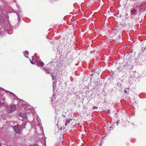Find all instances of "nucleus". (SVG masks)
Returning a JSON list of instances; mask_svg holds the SVG:
<instances>
[{
	"label": "nucleus",
	"instance_id": "nucleus-9",
	"mask_svg": "<svg viewBox=\"0 0 146 146\" xmlns=\"http://www.w3.org/2000/svg\"><path fill=\"white\" fill-rule=\"evenodd\" d=\"M124 92L125 93H126V94H128V93L127 92V90H124Z\"/></svg>",
	"mask_w": 146,
	"mask_h": 146
},
{
	"label": "nucleus",
	"instance_id": "nucleus-7",
	"mask_svg": "<svg viewBox=\"0 0 146 146\" xmlns=\"http://www.w3.org/2000/svg\"><path fill=\"white\" fill-rule=\"evenodd\" d=\"M64 122L65 123V125L66 126L67 125V124L69 123V121H68L66 120L65 121H64Z\"/></svg>",
	"mask_w": 146,
	"mask_h": 146
},
{
	"label": "nucleus",
	"instance_id": "nucleus-2",
	"mask_svg": "<svg viewBox=\"0 0 146 146\" xmlns=\"http://www.w3.org/2000/svg\"><path fill=\"white\" fill-rule=\"evenodd\" d=\"M114 38L115 39H119V32L116 29L115 31H114Z\"/></svg>",
	"mask_w": 146,
	"mask_h": 146
},
{
	"label": "nucleus",
	"instance_id": "nucleus-16",
	"mask_svg": "<svg viewBox=\"0 0 146 146\" xmlns=\"http://www.w3.org/2000/svg\"><path fill=\"white\" fill-rule=\"evenodd\" d=\"M52 77L53 78V76H52Z\"/></svg>",
	"mask_w": 146,
	"mask_h": 146
},
{
	"label": "nucleus",
	"instance_id": "nucleus-15",
	"mask_svg": "<svg viewBox=\"0 0 146 146\" xmlns=\"http://www.w3.org/2000/svg\"><path fill=\"white\" fill-rule=\"evenodd\" d=\"M1 104H2V103H1V101L0 100V106L1 105Z\"/></svg>",
	"mask_w": 146,
	"mask_h": 146
},
{
	"label": "nucleus",
	"instance_id": "nucleus-10",
	"mask_svg": "<svg viewBox=\"0 0 146 146\" xmlns=\"http://www.w3.org/2000/svg\"><path fill=\"white\" fill-rule=\"evenodd\" d=\"M106 111V112L109 113H110V111L108 110H107Z\"/></svg>",
	"mask_w": 146,
	"mask_h": 146
},
{
	"label": "nucleus",
	"instance_id": "nucleus-3",
	"mask_svg": "<svg viewBox=\"0 0 146 146\" xmlns=\"http://www.w3.org/2000/svg\"><path fill=\"white\" fill-rule=\"evenodd\" d=\"M16 107L14 105H12L10 106V112H12L13 111H15L16 109Z\"/></svg>",
	"mask_w": 146,
	"mask_h": 146
},
{
	"label": "nucleus",
	"instance_id": "nucleus-1",
	"mask_svg": "<svg viewBox=\"0 0 146 146\" xmlns=\"http://www.w3.org/2000/svg\"><path fill=\"white\" fill-rule=\"evenodd\" d=\"M14 129L15 131L17 133H19L21 131L20 127L18 125H15L14 127Z\"/></svg>",
	"mask_w": 146,
	"mask_h": 146
},
{
	"label": "nucleus",
	"instance_id": "nucleus-11",
	"mask_svg": "<svg viewBox=\"0 0 146 146\" xmlns=\"http://www.w3.org/2000/svg\"><path fill=\"white\" fill-rule=\"evenodd\" d=\"M139 14H140V12H142L143 11V10L142 9H139Z\"/></svg>",
	"mask_w": 146,
	"mask_h": 146
},
{
	"label": "nucleus",
	"instance_id": "nucleus-6",
	"mask_svg": "<svg viewBox=\"0 0 146 146\" xmlns=\"http://www.w3.org/2000/svg\"><path fill=\"white\" fill-rule=\"evenodd\" d=\"M38 64V65L40 66H42L44 65V63L42 62H39Z\"/></svg>",
	"mask_w": 146,
	"mask_h": 146
},
{
	"label": "nucleus",
	"instance_id": "nucleus-14",
	"mask_svg": "<svg viewBox=\"0 0 146 146\" xmlns=\"http://www.w3.org/2000/svg\"><path fill=\"white\" fill-rule=\"evenodd\" d=\"M129 88H126V90H127V91H129Z\"/></svg>",
	"mask_w": 146,
	"mask_h": 146
},
{
	"label": "nucleus",
	"instance_id": "nucleus-13",
	"mask_svg": "<svg viewBox=\"0 0 146 146\" xmlns=\"http://www.w3.org/2000/svg\"><path fill=\"white\" fill-rule=\"evenodd\" d=\"M30 146H38L36 145H30Z\"/></svg>",
	"mask_w": 146,
	"mask_h": 146
},
{
	"label": "nucleus",
	"instance_id": "nucleus-8",
	"mask_svg": "<svg viewBox=\"0 0 146 146\" xmlns=\"http://www.w3.org/2000/svg\"><path fill=\"white\" fill-rule=\"evenodd\" d=\"M125 16L126 18H128L129 17V16H128V15L127 13H126V14L125 15Z\"/></svg>",
	"mask_w": 146,
	"mask_h": 146
},
{
	"label": "nucleus",
	"instance_id": "nucleus-4",
	"mask_svg": "<svg viewBox=\"0 0 146 146\" xmlns=\"http://www.w3.org/2000/svg\"><path fill=\"white\" fill-rule=\"evenodd\" d=\"M136 10L135 8L131 9L130 10V13L132 15H134L136 12Z\"/></svg>",
	"mask_w": 146,
	"mask_h": 146
},
{
	"label": "nucleus",
	"instance_id": "nucleus-12",
	"mask_svg": "<svg viewBox=\"0 0 146 146\" xmlns=\"http://www.w3.org/2000/svg\"><path fill=\"white\" fill-rule=\"evenodd\" d=\"M119 120H118V121H117L116 122L117 125L118 124V123H119Z\"/></svg>",
	"mask_w": 146,
	"mask_h": 146
},
{
	"label": "nucleus",
	"instance_id": "nucleus-5",
	"mask_svg": "<svg viewBox=\"0 0 146 146\" xmlns=\"http://www.w3.org/2000/svg\"><path fill=\"white\" fill-rule=\"evenodd\" d=\"M29 54V53L27 51H25L24 52V56L27 58H28V55Z\"/></svg>",
	"mask_w": 146,
	"mask_h": 146
}]
</instances>
